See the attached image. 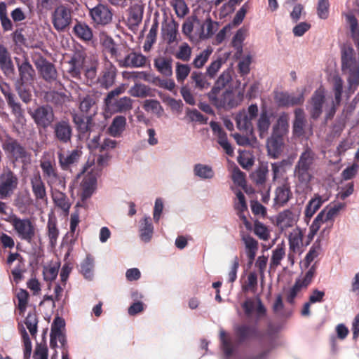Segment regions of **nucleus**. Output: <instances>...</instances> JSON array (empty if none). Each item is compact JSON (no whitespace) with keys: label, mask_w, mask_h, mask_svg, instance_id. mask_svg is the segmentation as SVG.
I'll return each instance as SVG.
<instances>
[{"label":"nucleus","mask_w":359,"mask_h":359,"mask_svg":"<svg viewBox=\"0 0 359 359\" xmlns=\"http://www.w3.org/2000/svg\"><path fill=\"white\" fill-rule=\"evenodd\" d=\"M325 101L324 90L322 88L317 89L312 95L309 101L310 106L308 107L311 118L316 120L320 116Z\"/></svg>","instance_id":"obj_15"},{"label":"nucleus","mask_w":359,"mask_h":359,"mask_svg":"<svg viewBox=\"0 0 359 359\" xmlns=\"http://www.w3.org/2000/svg\"><path fill=\"white\" fill-rule=\"evenodd\" d=\"M332 82H333L332 89H333V92L334 94V100L336 102V104L337 105H339L341 104V101L344 81L339 76L335 75L332 78Z\"/></svg>","instance_id":"obj_55"},{"label":"nucleus","mask_w":359,"mask_h":359,"mask_svg":"<svg viewBox=\"0 0 359 359\" xmlns=\"http://www.w3.org/2000/svg\"><path fill=\"white\" fill-rule=\"evenodd\" d=\"M6 221L13 226L21 240L27 243L32 242L35 236V227L29 219H21L13 215Z\"/></svg>","instance_id":"obj_4"},{"label":"nucleus","mask_w":359,"mask_h":359,"mask_svg":"<svg viewBox=\"0 0 359 359\" xmlns=\"http://www.w3.org/2000/svg\"><path fill=\"white\" fill-rule=\"evenodd\" d=\"M25 323L29 330L31 335L35 337L37 332V316L35 313H29L25 318Z\"/></svg>","instance_id":"obj_63"},{"label":"nucleus","mask_w":359,"mask_h":359,"mask_svg":"<svg viewBox=\"0 0 359 359\" xmlns=\"http://www.w3.org/2000/svg\"><path fill=\"white\" fill-rule=\"evenodd\" d=\"M283 136L272 133L271 137L267 140L268 153L273 158H278L282 151Z\"/></svg>","instance_id":"obj_29"},{"label":"nucleus","mask_w":359,"mask_h":359,"mask_svg":"<svg viewBox=\"0 0 359 359\" xmlns=\"http://www.w3.org/2000/svg\"><path fill=\"white\" fill-rule=\"evenodd\" d=\"M52 198L54 204L60 208L65 214H68L71 203L67 195L61 190H53Z\"/></svg>","instance_id":"obj_37"},{"label":"nucleus","mask_w":359,"mask_h":359,"mask_svg":"<svg viewBox=\"0 0 359 359\" xmlns=\"http://www.w3.org/2000/svg\"><path fill=\"white\" fill-rule=\"evenodd\" d=\"M143 109L146 111L155 114L158 116H161L163 112L161 103L156 100H146L144 102Z\"/></svg>","instance_id":"obj_57"},{"label":"nucleus","mask_w":359,"mask_h":359,"mask_svg":"<svg viewBox=\"0 0 359 359\" xmlns=\"http://www.w3.org/2000/svg\"><path fill=\"white\" fill-rule=\"evenodd\" d=\"M0 90L4 95L8 106L11 109L12 113L18 117H21L23 115V109L19 102L15 100V96L12 93L11 86L8 83L4 81L0 76Z\"/></svg>","instance_id":"obj_13"},{"label":"nucleus","mask_w":359,"mask_h":359,"mask_svg":"<svg viewBox=\"0 0 359 359\" xmlns=\"http://www.w3.org/2000/svg\"><path fill=\"white\" fill-rule=\"evenodd\" d=\"M105 110L110 113H125L133 108V100L129 97L104 100Z\"/></svg>","instance_id":"obj_14"},{"label":"nucleus","mask_w":359,"mask_h":359,"mask_svg":"<svg viewBox=\"0 0 359 359\" xmlns=\"http://www.w3.org/2000/svg\"><path fill=\"white\" fill-rule=\"evenodd\" d=\"M26 271L25 260L22 258L18 262L17 265L11 271L13 280L16 283H18L23 279V273Z\"/></svg>","instance_id":"obj_59"},{"label":"nucleus","mask_w":359,"mask_h":359,"mask_svg":"<svg viewBox=\"0 0 359 359\" xmlns=\"http://www.w3.org/2000/svg\"><path fill=\"white\" fill-rule=\"evenodd\" d=\"M306 123L304 111L301 108L294 110V120L293 122V133L295 135L301 137L304 134Z\"/></svg>","instance_id":"obj_41"},{"label":"nucleus","mask_w":359,"mask_h":359,"mask_svg":"<svg viewBox=\"0 0 359 359\" xmlns=\"http://www.w3.org/2000/svg\"><path fill=\"white\" fill-rule=\"evenodd\" d=\"M59 233L56 218L54 216L49 215L47 223V235L52 247L56 245Z\"/></svg>","instance_id":"obj_45"},{"label":"nucleus","mask_w":359,"mask_h":359,"mask_svg":"<svg viewBox=\"0 0 359 359\" xmlns=\"http://www.w3.org/2000/svg\"><path fill=\"white\" fill-rule=\"evenodd\" d=\"M292 196L290 183L287 180L280 183L274 191L273 208L278 209L285 206Z\"/></svg>","instance_id":"obj_12"},{"label":"nucleus","mask_w":359,"mask_h":359,"mask_svg":"<svg viewBox=\"0 0 359 359\" xmlns=\"http://www.w3.org/2000/svg\"><path fill=\"white\" fill-rule=\"evenodd\" d=\"M224 62L225 61L223 58L219 57L210 62V64L207 67L205 72L206 76H208V79H213L215 78Z\"/></svg>","instance_id":"obj_52"},{"label":"nucleus","mask_w":359,"mask_h":359,"mask_svg":"<svg viewBox=\"0 0 359 359\" xmlns=\"http://www.w3.org/2000/svg\"><path fill=\"white\" fill-rule=\"evenodd\" d=\"M236 121L239 130L245 132L252 131L253 126L252 120L245 111L240 112L237 114Z\"/></svg>","instance_id":"obj_51"},{"label":"nucleus","mask_w":359,"mask_h":359,"mask_svg":"<svg viewBox=\"0 0 359 359\" xmlns=\"http://www.w3.org/2000/svg\"><path fill=\"white\" fill-rule=\"evenodd\" d=\"M177 32L178 24L174 20L166 22L162 27V34L168 44L177 41Z\"/></svg>","instance_id":"obj_40"},{"label":"nucleus","mask_w":359,"mask_h":359,"mask_svg":"<svg viewBox=\"0 0 359 359\" xmlns=\"http://www.w3.org/2000/svg\"><path fill=\"white\" fill-rule=\"evenodd\" d=\"M72 121L78 131L80 133L84 134L90 130L93 117L90 115L86 116L74 113L72 114Z\"/></svg>","instance_id":"obj_35"},{"label":"nucleus","mask_w":359,"mask_h":359,"mask_svg":"<svg viewBox=\"0 0 359 359\" xmlns=\"http://www.w3.org/2000/svg\"><path fill=\"white\" fill-rule=\"evenodd\" d=\"M144 13V6L135 4L129 9L128 22L132 25H138L142 22Z\"/></svg>","instance_id":"obj_46"},{"label":"nucleus","mask_w":359,"mask_h":359,"mask_svg":"<svg viewBox=\"0 0 359 359\" xmlns=\"http://www.w3.org/2000/svg\"><path fill=\"white\" fill-rule=\"evenodd\" d=\"M72 33L77 39L84 43H89L93 39L92 28L83 21L76 20L72 29Z\"/></svg>","instance_id":"obj_25"},{"label":"nucleus","mask_w":359,"mask_h":359,"mask_svg":"<svg viewBox=\"0 0 359 359\" xmlns=\"http://www.w3.org/2000/svg\"><path fill=\"white\" fill-rule=\"evenodd\" d=\"M84 62L85 55L83 52L77 51L72 55L68 62L69 67L67 69L68 73L72 77L76 79L80 77Z\"/></svg>","instance_id":"obj_26"},{"label":"nucleus","mask_w":359,"mask_h":359,"mask_svg":"<svg viewBox=\"0 0 359 359\" xmlns=\"http://www.w3.org/2000/svg\"><path fill=\"white\" fill-rule=\"evenodd\" d=\"M296 222L295 215L290 209L280 212L277 217V224L282 230L293 226Z\"/></svg>","instance_id":"obj_36"},{"label":"nucleus","mask_w":359,"mask_h":359,"mask_svg":"<svg viewBox=\"0 0 359 359\" xmlns=\"http://www.w3.org/2000/svg\"><path fill=\"white\" fill-rule=\"evenodd\" d=\"M81 155L82 151L79 149H73L66 154L62 151L57 152L58 162L62 170H69L71 166L79 162Z\"/></svg>","instance_id":"obj_21"},{"label":"nucleus","mask_w":359,"mask_h":359,"mask_svg":"<svg viewBox=\"0 0 359 359\" xmlns=\"http://www.w3.org/2000/svg\"><path fill=\"white\" fill-rule=\"evenodd\" d=\"M194 172L195 175L202 179H211L214 177V171L211 167L207 165L196 164Z\"/></svg>","instance_id":"obj_56"},{"label":"nucleus","mask_w":359,"mask_h":359,"mask_svg":"<svg viewBox=\"0 0 359 359\" xmlns=\"http://www.w3.org/2000/svg\"><path fill=\"white\" fill-rule=\"evenodd\" d=\"M246 250L247 256L250 263H252L256 257L258 250V242L250 234H243L242 236Z\"/></svg>","instance_id":"obj_38"},{"label":"nucleus","mask_w":359,"mask_h":359,"mask_svg":"<svg viewBox=\"0 0 359 359\" xmlns=\"http://www.w3.org/2000/svg\"><path fill=\"white\" fill-rule=\"evenodd\" d=\"M289 128V115L287 113H282L276 123L273 127V133L284 135Z\"/></svg>","instance_id":"obj_49"},{"label":"nucleus","mask_w":359,"mask_h":359,"mask_svg":"<svg viewBox=\"0 0 359 359\" xmlns=\"http://www.w3.org/2000/svg\"><path fill=\"white\" fill-rule=\"evenodd\" d=\"M222 350L226 358L232 355L234 351V346L231 337L224 330H221L219 333Z\"/></svg>","instance_id":"obj_48"},{"label":"nucleus","mask_w":359,"mask_h":359,"mask_svg":"<svg viewBox=\"0 0 359 359\" xmlns=\"http://www.w3.org/2000/svg\"><path fill=\"white\" fill-rule=\"evenodd\" d=\"M35 65L41 76L46 81L52 83L56 81L57 72L53 63L46 59L41 58Z\"/></svg>","instance_id":"obj_20"},{"label":"nucleus","mask_w":359,"mask_h":359,"mask_svg":"<svg viewBox=\"0 0 359 359\" xmlns=\"http://www.w3.org/2000/svg\"><path fill=\"white\" fill-rule=\"evenodd\" d=\"M212 53V50L210 48L201 51L198 55L196 56L192 62V65L196 69L202 68L210 58Z\"/></svg>","instance_id":"obj_54"},{"label":"nucleus","mask_w":359,"mask_h":359,"mask_svg":"<svg viewBox=\"0 0 359 359\" xmlns=\"http://www.w3.org/2000/svg\"><path fill=\"white\" fill-rule=\"evenodd\" d=\"M2 149L7 156L14 162L21 161L25 163L29 159V154L18 140L8 136L2 142Z\"/></svg>","instance_id":"obj_3"},{"label":"nucleus","mask_w":359,"mask_h":359,"mask_svg":"<svg viewBox=\"0 0 359 359\" xmlns=\"http://www.w3.org/2000/svg\"><path fill=\"white\" fill-rule=\"evenodd\" d=\"M93 259L87 256L81 264V271L86 278H90L93 275Z\"/></svg>","instance_id":"obj_64"},{"label":"nucleus","mask_w":359,"mask_h":359,"mask_svg":"<svg viewBox=\"0 0 359 359\" xmlns=\"http://www.w3.org/2000/svg\"><path fill=\"white\" fill-rule=\"evenodd\" d=\"M345 207V203H337L332 207L327 206L321 210L316 217L314 219L313 223L310 226V234L314 236L320 229V226L326 222L333 221L338 215L339 211Z\"/></svg>","instance_id":"obj_6"},{"label":"nucleus","mask_w":359,"mask_h":359,"mask_svg":"<svg viewBox=\"0 0 359 359\" xmlns=\"http://www.w3.org/2000/svg\"><path fill=\"white\" fill-rule=\"evenodd\" d=\"M97 97L95 94L86 95L80 98L79 110L82 114L93 117L97 111Z\"/></svg>","instance_id":"obj_22"},{"label":"nucleus","mask_w":359,"mask_h":359,"mask_svg":"<svg viewBox=\"0 0 359 359\" xmlns=\"http://www.w3.org/2000/svg\"><path fill=\"white\" fill-rule=\"evenodd\" d=\"M18 184L17 175L8 166L4 167L0 173V198L11 196Z\"/></svg>","instance_id":"obj_5"},{"label":"nucleus","mask_w":359,"mask_h":359,"mask_svg":"<svg viewBox=\"0 0 359 359\" xmlns=\"http://www.w3.org/2000/svg\"><path fill=\"white\" fill-rule=\"evenodd\" d=\"M40 167L42 170L43 177L47 180V183L53 177H56L58 174L55 162L50 159L41 160L40 161Z\"/></svg>","instance_id":"obj_44"},{"label":"nucleus","mask_w":359,"mask_h":359,"mask_svg":"<svg viewBox=\"0 0 359 359\" xmlns=\"http://www.w3.org/2000/svg\"><path fill=\"white\" fill-rule=\"evenodd\" d=\"M238 202L234 205L235 209L238 211V215L246 224L248 222L246 217L243 215V212L248 210V206L245 201V197L241 191L238 190L236 193Z\"/></svg>","instance_id":"obj_50"},{"label":"nucleus","mask_w":359,"mask_h":359,"mask_svg":"<svg viewBox=\"0 0 359 359\" xmlns=\"http://www.w3.org/2000/svg\"><path fill=\"white\" fill-rule=\"evenodd\" d=\"M274 99L277 104L281 107L301 105L304 102L303 93L294 96L287 92H278L275 94Z\"/></svg>","instance_id":"obj_19"},{"label":"nucleus","mask_w":359,"mask_h":359,"mask_svg":"<svg viewBox=\"0 0 359 359\" xmlns=\"http://www.w3.org/2000/svg\"><path fill=\"white\" fill-rule=\"evenodd\" d=\"M341 70L348 74V90L353 93L359 86V59L352 48H344L341 53Z\"/></svg>","instance_id":"obj_2"},{"label":"nucleus","mask_w":359,"mask_h":359,"mask_svg":"<svg viewBox=\"0 0 359 359\" xmlns=\"http://www.w3.org/2000/svg\"><path fill=\"white\" fill-rule=\"evenodd\" d=\"M89 15L95 27L109 25L113 19V10L107 4H98L89 9Z\"/></svg>","instance_id":"obj_7"},{"label":"nucleus","mask_w":359,"mask_h":359,"mask_svg":"<svg viewBox=\"0 0 359 359\" xmlns=\"http://www.w3.org/2000/svg\"><path fill=\"white\" fill-rule=\"evenodd\" d=\"M233 69L228 68L223 71L215 81L214 86L209 93H221L232 81Z\"/></svg>","instance_id":"obj_32"},{"label":"nucleus","mask_w":359,"mask_h":359,"mask_svg":"<svg viewBox=\"0 0 359 359\" xmlns=\"http://www.w3.org/2000/svg\"><path fill=\"white\" fill-rule=\"evenodd\" d=\"M17 299H18V308L20 311V314H23L26 310L28 299H29V293L27 290L20 289L17 293Z\"/></svg>","instance_id":"obj_60"},{"label":"nucleus","mask_w":359,"mask_h":359,"mask_svg":"<svg viewBox=\"0 0 359 359\" xmlns=\"http://www.w3.org/2000/svg\"><path fill=\"white\" fill-rule=\"evenodd\" d=\"M71 8L60 5L57 6L51 15V21L55 29L57 32H65L72 23Z\"/></svg>","instance_id":"obj_9"},{"label":"nucleus","mask_w":359,"mask_h":359,"mask_svg":"<svg viewBox=\"0 0 359 359\" xmlns=\"http://www.w3.org/2000/svg\"><path fill=\"white\" fill-rule=\"evenodd\" d=\"M116 74V67L110 61L107 60L105 62L104 68L97 79V83L102 88L108 89L114 85Z\"/></svg>","instance_id":"obj_16"},{"label":"nucleus","mask_w":359,"mask_h":359,"mask_svg":"<svg viewBox=\"0 0 359 359\" xmlns=\"http://www.w3.org/2000/svg\"><path fill=\"white\" fill-rule=\"evenodd\" d=\"M303 233L299 228H297L290 233L289 236V246L290 250L293 252H298L300 251L303 245Z\"/></svg>","instance_id":"obj_43"},{"label":"nucleus","mask_w":359,"mask_h":359,"mask_svg":"<svg viewBox=\"0 0 359 359\" xmlns=\"http://www.w3.org/2000/svg\"><path fill=\"white\" fill-rule=\"evenodd\" d=\"M147 57L140 53L135 52L130 48H128L125 53V56L121 62V67L123 68H137L145 66Z\"/></svg>","instance_id":"obj_17"},{"label":"nucleus","mask_w":359,"mask_h":359,"mask_svg":"<svg viewBox=\"0 0 359 359\" xmlns=\"http://www.w3.org/2000/svg\"><path fill=\"white\" fill-rule=\"evenodd\" d=\"M208 98L210 102L217 109H232L238 105L235 95L232 90L226 89L220 95V93H208Z\"/></svg>","instance_id":"obj_10"},{"label":"nucleus","mask_w":359,"mask_h":359,"mask_svg":"<svg viewBox=\"0 0 359 359\" xmlns=\"http://www.w3.org/2000/svg\"><path fill=\"white\" fill-rule=\"evenodd\" d=\"M191 48L187 43H183L180 47L175 56L177 59L184 62L189 61L191 55Z\"/></svg>","instance_id":"obj_62"},{"label":"nucleus","mask_w":359,"mask_h":359,"mask_svg":"<svg viewBox=\"0 0 359 359\" xmlns=\"http://www.w3.org/2000/svg\"><path fill=\"white\" fill-rule=\"evenodd\" d=\"M126 116L122 115L115 116L108 128L109 134L114 137H120L126 130Z\"/></svg>","instance_id":"obj_34"},{"label":"nucleus","mask_w":359,"mask_h":359,"mask_svg":"<svg viewBox=\"0 0 359 359\" xmlns=\"http://www.w3.org/2000/svg\"><path fill=\"white\" fill-rule=\"evenodd\" d=\"M0 22L4 32L12 30L13 23L7 16L6 5L4 2H0Z\"/></svg>","instance_id":"obj_58"},{"label":"nucleus","mask_w":359,"mask_h":359,"mask_svg":"<svg viewBox=\"0 0 359 359\" xmlns=\"http://www.w3.org/2000/svg\"><path fill=\"white\" fill-rule=\"evenodd\" d=\"M191 80L194 83V88L199 90L208 89L210 83L208 81V76L201 72L194 71L191 74Z\"/></svg>","instance_id":"obj_47"},{"label":"nucleus","mask_w":359,"mask_h":359,"mask_svg":"<svg viewBox=\"0 0 359 359\" xmlns=\"http://www.w3.org/2000/svg\"><path fill=\"white\" fill-rule=\"evenodd\" d=\"M0 68L4 74L11 77L15 74V68L8 49L0 43Z\"/></svg>","instance_id":"obj_27"},{"label":"nucleus","mask_w":359,"mask_h":359,"mask_svg":"<svg viewBox=\"0 0 359 359\" xmlns=\"http://www.w3.org/2000/svg\"><path fill=\"white\" fill-rule=\"evenodd\" d=\"M30 184L36 201L47 202L48 196L46 185L39 172L31 177Z\"/></svg>","instance_id":"obj_18"},{"label":"nucleus","mask_w":359,"mask_h":359,"mask_svg":"<svg viewBox=\"0 0 359 359\" xmlns=\"http://www.w3.org/2000/svg\"><path fill=\"white\" fill-rule=\"evenodd\" d=\"M257 125L259 137L264 138L271 126V114L266 109L262 110Z\"/></svg>","instance_id":"obj_42"},{"label":"nucleus","mask_w":359,"mask_h":359,"mask_svg":"<svg viewBox=\"0 0 359 359\" xmlns=\"http://www.w3.org/2000/svg\"><path fill=\"white\" fill-rule=\"evenodd\" d=\"M317 159V154L310 147L303 148L294 169V175L299 184L307 186L313 179Z\"/></svg>","instance_id":"obj_1"},{"label":"nucleus","mask_w":359,"mask_h":359,"mask_svg":"<svg viewBox=\"0 0 359 359\" xmlns=\"http://www.w3.org/2000/svg\"><path fill=\"white\" fill-rule=\"evenodd\" d=\"M210 125L213 133L217 137L218 144L223 148L226 154L232 156L233 154V149L228 141L226 132L217 122L211 121Z\"/></svg>","instance_id":"obj_23"},{"label":"nucleus","mask_w":359,"mask_h":359,"mask_svg":"<svg viewBox=\"0 0 359 359\" xmlns=\"http://www.w3.org/2000/svg\"><path fill=\"white\" fill-rule=\"evenodd\" d=\"M154 226L150 217H144L140 221V237L144 242H149L152 238Z\"/></svg>","instance_id":"obj_39"},{"label":"nucleus","mask_w":359,"mask_h":359,"mask_svg":"<svg viewBox=\"0 0 359 359\" xmlns=\"http://www.w3.org/2000/svg\"><path fill=\"white\" fill-rule=\"evenodd\" d=\"M172 58L168 56H159L154 59V66L156 69L166 77L172 75Z\"/></svg>","instance_id":"obj_30"},{"label":"nucleus","mask_w":359,"mask_h":359,"mask_svg":"<svg viewBox=\"0 0 359 359\" xmlns=\"http://www.w3.org/2000/svg\"><path fill=\"white\" fill-rule=\"evenodd\" d=\"M170 4L177 17L184 18L189 13V8L184 0H172Z\"/></svg>","instance_id":"obj_61"},{"label":"nucleus","mask_w":359,"mask_h":359,"mask_svg":"<svg viewBox=\"0 0 359 359\" xmlns=\"http://www.w3.org/2000/svg\"><path fill=\"white\" fill-rule=\"evenodd\" d=\"M34 123L39 128L46 129L50 126L55 121L53 107L49 104L38 107L34 111H28Z\"/></svg>","instance_id":"obj_8"},{"label":"nucleus","mask_w":359,"mask_h":359,"mask_svg":"<svg viewBox=\"0 0 359 359\" xmlns=\"http://www.w3.org/2000/svg\"><path fill=\"white\" fill-rule=\"evenodd\" d=\"M16 62L20 77L18 83L22 84L32 83L34 81L35 71L29 62L25 59L20 63V60L16 58Z\"/></svg>","instance_id":"obj_24"},{"label":"nucleus","mask_w":359,"mask_h":359,"mask_svg":"<svg viewBox=\"0 0 359 359\" xmlns=\"http://www.w3.org/2000/svg\"><path fill=\"white\" fill-rule=\"evenodd\" d=\"M54 140L60 144L71 143L73 135V128L68 120H60L53 126Z\"/></svg>","instance_id":"obj_11"},{"label":"nucleus","mask_w":359,"mask_h":359,"mask_svg":"<svg viewBox=\"0 0 359 359\" xmlns=\"http://www.w3.org/2000/svg\"><path fill=\"white\" fill-rule=\"evenodd\" d=\"M97 183V177L93 172H89L84 175L81 183V198L86 199L91 196Z\"/></svg>","instance_id":"obj_28"},{"label":"nucleus","mask_w":359,"mask_h":359,"mask_svg":"<svg viewBox=\"0 0 359 359\" xmlns=\"http://www.w3.org/2000/svg\"><path fill=\"white\" fill-rule=\"evenodd\" d=\"M329 197L327 196H320L315 194L308 203L305 209V217L310 219L313 215L320 208L323 204L328 201Z\"/></svg>","instance_id":"obj_31"},{"label":"nucleus","mask_w":359,"mask_h":359,"mask_svg":"<svg viewBox=\"0 0 359 359\" xmlns=\"http://www.w3.org/2000/svg\"><path fill=\"white\" fill-rule=\"evenodd\" d=\"M236 335L239 343H243L250 338L258 337L256 327L248 325H238L235 328Z\"/></svg>","instance_id":"obj_33"},{"label":"nucleus","mask_w":359,"mask_h":359,"mask_svg":"<svg viewBox=\"0 0 359 359\" xmlns=\"http://www.w3.org/2000/svg\"><path fill=\"white\" fill-rule=\"evenodd\" d=\"M191 72V67L188 64L179 62L175 65L176 79L178 83H183Z\"/></svg>","instance_id":"obj_53"}]
</instances>
